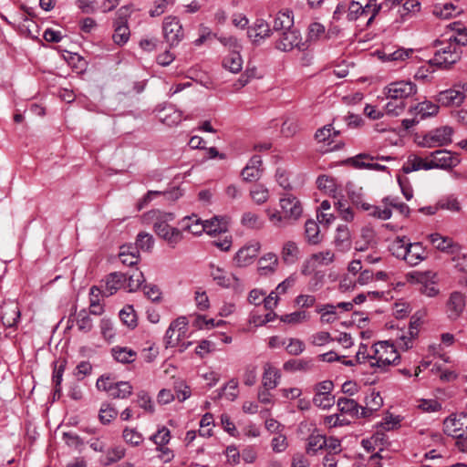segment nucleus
Returning a JSON list of instances; mask_svg holds the SVG:
<instances>
[{
  "label": "nucleus",
  "mask_w": 467,
  "mask_h": 467,
  "mask_svg": "<svg viewBox=\"0 0 467 467\" xmlns=\"http://www.w3.org/2000/svg\"><path fill=\"white\" fill-rule=\"evenodd\" d=\"M143 218L145 222L152 223L155 234L170 246L175 247L182 240V231L169 224L175 218L173 213L151 210L146 213Z\"/></svg>",
  "instance_id": "obj_1"
},
{
  "label": "nucleus",
  "mask_w": 467,
  "mask_h": 467,
  "mask_svg": "<svg viewBox=\"0 0 467 467\" xmlns=\"http://www.w3.org/2000/svg\"><path fill=\"white\" fill-rule=\"evenodd\" d=\"M462 54V50L457 44L451 41L436 50L429 63L438 68L448 69L461 59Z\"/></svg>",
  "instance_id": "obj_2"
},
{
  "label": "nucleus",
  "mask_w": 467,
  "mask_h": 467,
  "mask_svg": "<svg viewBox=\"0 0 467 467\" xmlns=\"http://www.w3.org/2000/svg\"><path fill=\"white\" fill-rule=\"evenodd\" d=\"M213 221H202L197 215L185 216L182 222V232H188L193 235H200L203 232L209 234L221 233L222 227L213 228Z\"/></svg>",
  "instance_id": "obj_3"
},
{
  "label": "nucleus",
  "mask_w": 467,
  "mask_h": 467,
  "mask_svg": "<svg viewBox=\"0 0 467 467\" xmlns=\"http://www.w3.org/2000/svg\"><path fill=\"white\" fill-rule=\"evenodd\" d=\"M378 363H370L372 368H376V371H385L388 367L396 365L400 356L394 346L388 341L378 342Z\"/></svg>",
  "instance_id": "obj_4"
},
{
  "label": "nucleus",
  "mask_w": 467,
  "mask_h": 467,
  "mask_svg": "<svg viewBox=\"0 0 467 467\" xmlns=\"http://www.w3.org/2000/svg\"><path fill=\"white\" fill-rule=\"evenodd\" d=\"M452 134V128L449 126L440 127L426 133L422 137L420 145L424 148H436L448 145L451 142Z\"/></svg>",
  "instance_id": "obj_5"
},
{
  "label": "nucleus",
  "mask_w": 467,
  "mask_h": 467,
  "mask_svg": "<svg viewBox=\"0 0 467 467\" xmlns=\"http://www.w3.org/2000/svg\"><path fill=\"white\" fill-rule=\"evenodd\" d=\"M417 93V86L410 81H397L389 84L384 88L388 99H400L405 101Z\"/></svg>",
  "instance_id": "obj_6"
},
{
  "label": "nucleus",
  "mask_w": 467,
  "mask_h": 467,
  "mask_svg": "<svg viewBox=\"0 0 467 467\" xmlns=\"http://www.w3.org/2000/svg\"><path fill=\"white\" fill-rule=\"evenodd\" d=\"M444 432L456 439L467 438V413L451 415L443 421Z\"/></svg>",
  "instance_id": "obj_7"
},
{
  "label": "nucleus",
  "mask_w": 467,
  "mask_h": 467,
  "mask_svg": "<svg viewBox=\"0 0 467 467\" xmlns=\"http://www.w3.org/2000/svg\"><path fill=\"white\" fill-rule=\"evenodd\" d=\"M275 47L283 52H289L294 48L305 50V43L302 42L300 32L296 28L289 29L281 33L275 43Z\"/></svg>",
  "instance_id": "obj_8"
},
{
  "label": "nucleus",
  "mask_w": 467,
  "mask_h": 467,
  "mask_svg": "<svg viewBox=\"0 0 467 467\" xmlns=\"http://www.w3.org/2000/svg\"><path fill=\"white\" fill-rule=\"evenodd\" d=\"M188 331V321L185 317H180L171 323L166 334L165 344L166 348L175 347L183 338Z\"/></svg>",
  "instance_id": "obj_9"
},
{
  "label": "nucleus",
  "mask_w": 467,
  "mask_h": 467,
  "mask_svg": "<svg viewBox=\"0 0 467 467\" xmlns=\"http://www.w3.org/2000/svg\"><path fill=\"white\" fill-rule=\"evenodd\" d=\"M163 36L170 47L179 44L183 38L182 26L177 17L167 16L162 24Z\"/></svg>",
  "instance_id": "obj_10"
},
{
  "label": "nucleus",
  "mask_w": 467,
  "mask_h": 467,
  "mask_svg": "<svg viewBox=\"0 0 467 467\" xmlns=\"http://www.w3.org/2000/svg\"><path fill=\"white\" fill-rule=\"evenodd\" d=\"M279 205L285 218L289 221H297L303 213L299 200L292 194H285L280 198Z\"/></svg>",
  "instance_id": "obj_11"
},
{
  "label": "nucleus",
  "mask_w": 467,
  "mask_h": 467,
  "mask_svg": "<svg viewBox=\"0 0 467 467\" xmlns=\"http://www.w3.org/2000/svg\"><path fill=\"white\" fill-rule=\"evenodd\" d=\"M431 157L434 159L437 169H451L461 162L458 153H453L445 150H435L431 152Z\"/></svg>",
  "instance_id": "obj_12"
},
{
  "label": "nucleus",
  "mask_w": 467,
  "mask_h": 467,
  "mask_svg": "<svg viewBox=\"0 0 467 467\" xmlns=\"http://www.w3.org/2000/svg\"><path fill=\"white\" fill-rule=\"evenodd\" d=\"M466 306L465 296L458 291L452 292L446 303V312L451 320L460 317Z\"/></svg>",
  "instance_id": "obj_13"
},
{
  "label": "nucleus",
  "mask_w": 467,
  "mask_h": 467,
  "mask_svg": "<svg viewBox=\"0 0 467 467\" xmlns=\"http://www.w3.org/2000/svg\"><path fill=\"white\" fill-rule=\"evenodd\" d=\"M261 248L259 242H253L242 247L234 256V262L237 266L244 267L251 265L257 256Z\"/></svg>",
  "instance_id": "obj_14"
},
{
  "label": "nucleus",
  "mask_w": 467,
  "mask_h": 467,
  "mask_svg": "<svg viewBox=\"0 0 467 467\" xmlns=\"http://www.w3.org/2000/svg\"><path fill=\"white\" fill-rule=\"evenodd\" d=\"M127 281V275L120 272H113L105 278V285L102 286V296H110L124 286Z\"/></svg>",
  "instance_id": "obj_15"
},
{
  "label": "nucleus",
  "mask_w": 467,
  "mask_h": 467,
  "mask_svg": "<svg viewBox=\"0 0 467 467\" xmlns=\"http://www.w3.org/2000/svg\"><path fill=\"white\" fill-rule=\"evenodd\" d=\"M436 101L442 107H460L463 103V95L454 86L451 88L441 91L436 97Z\"/></svg>",
  "instance_id": "obj_16"
},
{
  "label": "nucleus",
  "mask_w": 467,
  "mask_h": 467,
  "mask_svg": "<svg viewBox=\"0 0 467 467\" xmlns=\"http://www.w3.org/2000/svg\"><path fill=\"white\" fill-rule=\"evenodd\" d=\"M406 257L403 260L410 266L418 265L427 257V253L421 243H410L407 245Z\"/></svg>",
  "instance_id": "obj_17"
},
{
  "label": "nucleus",
  "mask_w": 467,
  "mask_h": 467,
  "mask_svg": "<svg viewBox=\"0 0 467 467\" xmlns=\"http://www.w3.org/2000/svg\"><path fill=\"white\" fill-rule=\"evenodd\" d=\"M365 406H361V418L370 417L375 411L379 410L383 405V399L379 392L371 390L365 398Z\"/></svg>",
  "instance_id": "obj_18"
},
{
  "label": "nucleus",
  "mask_w": 467,
  "mask_h": 467,
  "mask_svg": "<svg viewBox=\"0 0 467 467\" xmlns=\"http://www.w3.org/2000/svg\"><path fill=\"white\" fill-rule=\"evenodd\" d=\"M374 156H371L367 153H360L351 159H349V161L352 163V165L357 169H368V170H374L379 171H387V167L379 163H373L370 162L374 161Z\"/></svg>",
  "instance_id": "obj_19"
},
{
  "label": "nucleus",
  "mask_w": 467,
  "mask_h": 467,
  "mask_svg": "<svg viewBox=\"0 0 467 467\" xmlns=\"http://www.w3.org/2000/svg\"><path fill=\"white\" fill-rule=\"evenodd\" d=\"M333 244L340 252L348 251L351 248V234L347 225H339L336 230Z\"/></svg>",
  "instance_id": "obj_20"
},
{
  "label": "nucleus",
  "mask_w": 467,
  "mask_h": 467,
  "mask_svg": "<svg viewBox=\"0 0 467 467\" xmlns=\"http://www.w3.org/2000/svg\"><path fill=\"white\" fill-rule=\"evenodd\" d=\"M20 309L16 304L6 305L1 315L2 323L5 327H14L19 321Z\"/></svg>",
  "instance_id": "obj_21"
},
{
  "label": "nucleus",
  "mask_w": 467,
  "mask_h": 467,
  "mask_svg": "<svg viewBox=\"0 0 467 467\" xmlns=\"http://www.w3.org/2000/svg\"><path fill=\"white\" fill-rule=\"evenodd\" d=\"M347 190L348 196L354 206L362 211L369 208V203L365 201L363 189L361 187L358 188L353 184H348Z\"/></svg>",
  "instance_id": "obj_22"
},
{
  "label": "nucleus",
  "mask_w": 467,
  "mask_h": 467,
  "mask_svg": "<svg viewBox=\"0 0 467 467\" xmlns=\"http://www.w3.org/2000/svg\"><path fill=\"white\" fill-rule=\"evenodd\" d=\"M114 359L122 364H130L137 358V352L128 347L116 346L111 348Z\"/></svg>",
  "instance_id": "obj_23"
},
{
  "label": "nucleus",
  "mask_w": 467,
  "mask_h": 467,
  "mask_svg": "<svg viewBox=\"0 0 467 467\" xmlns=\"http://www.w3.org/2000/svg\"><path fill=\"white\" fill-rule=\"evenodd\" d=\"M462 8L459 7L454 3H439L434 5L433 14L436 16H439L443 19H449L460 13H462Z\"/></svg>",
  "instance_id": "obj_24"
},
{
  "label": "nucleus",
  "mask_w": 467,
  "mask_h": 467,
  "mask_svg": "<svg viewBox=\"0 0 467 467\" xmlns=\"http://www.w3.org/2000/svg\"><path fill=\"white\" fill-rule=\"evenodd\" d=\"M294 26V17L291 11L279 12L274 19L273 30L287 31Z\"/></svg>",
  "instance_id": "obj_25"
},
{
  "label": "nucleus",
  "mask_w": 467,
  "mask_h": 467,
  "mask_svg": "<svg viewBox=\"0 0 467 467\" xmlns=\"http://www.w3.org/2000/svg\"><path fill=\"white\" fill-rule=\"evenodd\" d=\"M299 248L293 241H287L284 244L281 251V258L286 265L295 264L299 257Z\"/></svg>",
  "instance_id": "obj_26"
},
{
  "label": "nucleus",
  "mask_w": 467,
  "mask_h": 467,
  "mask_svg": "<svg viewBox=\"0 0 467 467\" xmlns=\"http://www.w3.org/2000/svg\"><path fill=\"white\" fill-rule=\"evenodd\" d=\"M258 271L260 275L274 273L278 265V258L275 253H267L259 259Z\"/></svg>",
  "instance_id": "obj_27"
},
{
  "label": "nucleus",
  "mask_w": 467,
  "mask_h": 467,
  "mask_svg": "<svg viewBox=\"0 0 467 467\" xmlns=\"http://www.w3.org/2000/svg\"><path fill=\"white\" fill-rule=\"evenodd\" d=\"M337 405L342 413H346L353 417L355 416L357 418H361V406H359L356 400L348 398H339L337 400Z\"/></svg>",
  "instance_id": "obj_28"
},
{
  "label": "nucleus",
  "mask_w": 467,
  "mask_h": 467,
  "mask_svg": "<svg viewBox=\"0 0 467 467\" xmlns=\"http://www.w3.org/2000/svg\"><path fill=\"white\" fill-rule=\"evenodd\" d=\"M305 237L309 244H318L322 241L318 223L309 219L305 223Z\"/></svg>",
  "instance_id": "obj_29"
},
{
  "label": "nucleus",
  "mask_w": 467,
  "mask_h": 467,
  "mask_svg": "<svg viewBox=\"0 0 467 467\" xmlns=\"http://www.w3.org/2000/svg\"><path fill=\"white\" fill-rule=\"evenodd\" d=\"M224 68L228 69L232 73H238L243 68V59L239 50L231 51L223 61Z\"/></svg>",
  "instance_id": "obj_30"
},
{
  "label": "nucleus",
  "mask_w": 467,
  "mask_h": 467,
  "mask_svg": "<svg viewBox=\"0 0 467 467\" xmlns=\"http://www.w3.org/2000/svg\"><path fill=\"white\" fill-rule=\"evenodd\" d=\"M408 244L409 239L406 236H398L391 242L389 249L393 256L403 260V257H406V252L409 251L407 250Z\"/></svg>",
  "instance_id": "obj_31"
},
{
  "label": "nucleus",
  "mask_w": 467,
  "mask_h": 467,
  "mask_svg": "<svg viewBox=\"0 0 467 467\" xmlns=\"http://www.w3.org/2000/svg\"><path fill=\"white\" fill-rule=\"evenodd\" d=\"M241 224L252 230H260L265 225V221L255 213L245 212L241 218Z\"/></svg>",
  "instance_id": "obj_32"
},
{
  "label": "nucleus",
  "mask_w": 467,
  "mask_h": 467,
  "mask_svg": "<svg viewBox=\"0 0 467 467\" xmlns=\"http://www.w3.org/2000/svg\"><path fill=\"white\" fill-rule=\"evenodd\" d=\"M132 393V386L128 381H119L112 386L108 395L113 399H127Z\"/></svg>",
  "instance_id": "obj_33"
},
{
  "label": "nucleus",
  "mask_w": 467,
  "mask_h": 467,
  "mask_svg": "<svg viewBox=\"0 0 467 467\" xmlns=\"http://www.w3.org/2000/svg\"><path fill=\"white\" fill-rule=\"evenodd\" d=\"M327 445V439L324 435L313 432L307 439L306 452L314 455Z\"/></svg>",
  "instance_id": "obj_34"
},
{
  "label": "nucleus",
  "mask_w": 467,
  "mask_h": 467,
  "mask_svg": "<svg viewBox=\"0 0 467 467\" xmlns=\"http://www.w3.org/2000/svg\"><path fill=\"white\" fill-rule=\"evenodd\" d=\"M119 257L121 263L128 266H133L139 262V253L136 248L132 246H121Z\"/></svg>",
  "instance_id": "obj_35"
},
{
  "label": "nucleus",
  "mask_w": 467,
  "mask_h": 467,
  "mask_svg": "<svg viewBox=\"0 0 467 467\" xmlns=\"http://www.w3.org/2000/svg\"><path fill=\"white\" fill-rule=\"evenodd\" d=\"M280 377L278 370L270 364H265L263 375V385L266 389H273L277 385V379Z\"/></svg>",
  "instance_id": "obj_36"
},
{
  "label": "nucleus",
  "mask_w": 467,
  "mask_h": 467,
  "mask_svg": "<svg viewBox=\"0 0 467 467\" xmlns=\"http://www.w3.org/2000/svg\"><path fill=\"white\" fill-rule=\"evenodd\" d=\"M339 134V130H334L331 124H327L317 130L315 138L318 142H327L329 145L334 141V138Z\"/></svg>",
  "instance_id": "obj_37"
},
{
  "label": "nucleus",
  "mask_w": 467,
  "mask_h": 467,
  "mask_svg": "<svg viewBox=\"0 0 467 467\" xmlns=\"http://www.w3.org/2000/svg\"><path fill=\"white\" fill-rule=\"evenodd\" d=\"M75 321H76V325L78 327V329L80 332L88 333V332L91 331V329L93 327L92 319L89 317V313L86 309L80 310L76 315Z\"/></svg>",
  "instance_id": "obj_38"
},
{
  "label": "nucleus",
  "mask_w": 467,
  "mask_h": 467,
  "mask_svg": "<svg viewBox=\"0 0 467 467\" xmlns=\"http://www.w3.org/2000/svg\"><path fill=\"white\" fill-rule=\"evenodd\" d=\"M440 210H448L451 213H459L462 210V205L458 199L453 195L442 197L437 202Z\"/></svg>",
  "instance_id": "obj_39"
},
{
  "label": "nucleus",
  "mask_w": 467,
  "mask_h": 467,
  "mask_svg": "<svg viewBox=\"0 0 467 467\" xmlns=\"http://www.w3.org/2000/svg\"><path fill=\"white\" fill-rule=\"evenodd\" d=\"M122 438L126 443L137 447L140 445L143 441V435L134 428H124L122 431Z\"/></svg>",
  "instance_id": "obj_40"
},
{
  "label": "nucleus",
  "mask_w": 467,
  "mask_h": 467,
  "mask_svg": "<svg viewBox=\"0 0 467 467\" xmlns=\"http://www.w3.org/2000/svg\"><path fill=\"white\" fill-rule=\"evenodd\" d=\"M411 109H414L417 114H420V119H425L428 117L435 116L439 111V106L433 104L431 101H423L419 103L414 108H411Z\"/></svg>",
  "instance_id": "obj_41"
},
{
  "label": "nucleus",
  "mask_w": 467,
  "mask_h": 467,
  "mask_svg": "<svg viewBox=\"0 0 467 467\" xmlns=\"http://www.w3.org/2000/svg\"><path fill=\"white\" fill-rule=\"evenodd\" d=\"M118 416V410L109 403H102L99 412V419L102 424H109Z\"/></svg>",
  "instance_id": "obj_42"
},
{
  "label": "nucleus",
  "mask_w": 467,
  "mask_h": 467,
  "mask_svg": "<svg viewBox=\"0 0 467 467\" xmlns=\"http://www.w3.org/2000/svg\"><path fill=\"white\" fill-rule=\"evenodd\" d=\"M130 38V29L128 26L121 21L116 26L112 39L119 46L124 45Z\"/></svg>",
  "instance_id": "obj_43"
},
{
  "label": "nucleus",
  "mask_w": 467,
  "mask_h": 467,
  "mask_svg": "<svg viewBox=\"0 0 467 467\" xmlns=\"http://www.w3.org/2000/svg\"><path fill=\"white\" fill-rule=\"evenodd\" d=\"M211 272L210 275L213 277V281L217 283V285L223 287H228L231 285L230 277L227 273L221 267L211 265L210 266Z\"/></svg>",
  "instance_id": "obj_44"
},
{
  "label": "nucleus",
  "mask_w": 467,
  "mask_h": 467,
  "mask_svg": "<svg viewBox=\"0 0 467 467\" xmlns=\"http://www.w3.org/2000/svg\"><path fill=\"white\" fill-rule=\"evenodd\" d=\"M119 318L128 327L134 328L137 326V316L132 306H126L119 312Z\"/></svg>",
  "instance_id": "obj_45"
},
{
  "label": "nucleus",
  "mask_w": 467,
  "mask_h": 467,
  "mask_svg": "<svg viewBox=\"0 0 467 467\" xmlns=\"http://www.w3.org/2000/svg\"><path fill=\"white\" fill-rule=\"evenodd\" d=\"M410 278L420 285V286H423L437 279V274L433 271H414L410 274Z\"/></svg>",
  "instance_id": "obj_46"
},
{
  "label": "nucleus",
  "mask_w": 467,
  "mask_h": 467,
  "mask_svg": "<svg viewBox=\"0 0 467 467\" xmlns=\"http://www.w3.org/2000/svg\"><path fill=\"white\" fill-rule=\"evenodd\" d=\"M250 195L258 205L265 203L269 199L268 190L261 184L254 185L250 191Z\"/></svg>",
  "instance_id": "obj_47"
},
{
  "label": "nucleus",
  "mask_w": 467,
  "mask_h": 467,
  "mask_svg": "<svg viewBox=\"0 0 467 467\" xmlns=\"http://www.w3.org/2000/svg\"><path fill=\"white\" fill-rule=\"evenodd\" d=\"M144 281L143 273L138 269L134 270L127 276L126 282L128 284L129 292H135L140 289Z\"/></svg>",
  "instance_id": "obj_48"
},
{
  "label": "nucleus",
  "mask_w": 467,
  "mask_h": 467,
  "mask_svg": "<svg viewBox=\"0 0 467 467\" xmlns=\"http://www.w3.org/2000/svg\"><path fill=\"white\" fill-rule=\"evenodd\" d=\"M406 106L407 103L405 101H401L400 99H389L384 108L385 114L392 117L399 116L404 111Z\"/></svg>",
  "instance_id": "obj_49"
},
{
  "label": "nucleus",
  "mask_w": 467,
  "mask_h": 467,
  "mask_svg": "<svg viewBox=\"0 0 467 467\" xmlns=\"http://www.w3.org/2000/svg\"><path fill=\"white\" fill-rule=\"evenodd\" d=\"M66 360L57 361L55 362L54 373H53V383L55 384V395L59 394L61 391V382L63 373L66 368Z\"/></svg>",
  "instance_id": "obj_50"
},
{
  "label": "nucleus",
  "mask_w": 467,
  "mask_h": 467,
  "mask_svg": "<svg viewBox=\"0 0 467 467\" xmlns=\"http://www.w3.org/2000/svg\"><path fill=\"white\" fill-rule=\"evenodd\" d=\"M160 119L169 125H175L181 122V113L173 110L171 108H166L161 111Z\"/></svg>",
  "instance_id": "obj_51"
},
{
  "label": "nucleus",
  "mask_w": 467,
  "mask_h": 467,
  "mask_svg": "<svg viewBox=\"0 0 467 467\" xmlns=\"http://www.w3.org/2000/svg\"><path fill=\"white\" fill-rule=\"evenodd\" d=\"M150 440L153 441L157 447H161L169 443L171 440V431L165 426L159 428L156 433L150 437Z\"/></svg>",
  "instance_id": "obj_52"
},
{
  "label": "nucleus",
  "mask_w": 467,
  "mask_h": 467,
  "mask_svg": "<svg viewBox=\"0 0 467 467\" xmlns=\"http://www.w3.org/2000/svg\"><path fill=\"white\" fill-rule=\"evenodd\" d=\"M154 245V239L150 234L141 232L137 235L136 250L150 251Z\"/></svg>",
  "instance_id": "obj_53"
},
{
  "label": "nucleus",
  "mask_w": 467,
  "mask_h": 467,
  "mask_svg": "<svg viewBox=\"0 0 467 467\" xmlns=\"http://www.w3.org/2000/svg\"><path fill=\"white\" fill-rule=\"evenodd\" d=\"M265 213L274 226L280 228L288 224V221L285 218L281 211L268 208L265 210Z\"/></svg>",
  "instance_id": "obj_54"
},
{
  "label": "nucleus",
  "mask_w": 467,
  "mask_h": 467,
  "mask_svg": "<svg viewBox=\"0 0 467 467\" xmlns=\"http://www.w3.org/2000/svg\"><path fill=\"white\" fill-rule=\"evenodd\" d=\"M364 16V8L362 5L357 1H351L347 8V19L348 21H356Z\"/></svg>",
  "instance_id": "obj_55"
},
{
  "label": "nucleus",
  "mask_w": 467,
  "mask_h": 467,
  "mask_svg": "<svg viewBox=\"0 0 467 467\" xmlns=\"http://www.w3.org/2000/svg\"><path fill=\"white\" fill-rule=\"evenodd\" d=\"M431 243L435 245L438 250L446 251L451 246V240L448 237L441 236L440 234H431L429 235Z\"/></svg>",
  "instance_id": "obj_56"
},
{
  "label": "nucleus",
  "mask_w": 467,
  "mask_h": 467,
  "mask_svg": "<svg viewBox=\"0 0 467 467\" xmlns=\"http://www.w3.org/2000/svg\"><path fill=\"white\" fill-rule=\"evenodd\" d=\"M317 184L319 190L324 191L327 194L336 192V183L331 177L321 175L317 178Z\"/></svg>",
  "instance_id": "obj_57"
},
{
  "label": "nucleus",
  "mask_w": 467,
  "mask_h": 467,
  "mask_svg": "<svg viewBox=\"0 0 467 467\" xmlns=\"http://www.w3.org/2000/svg\"><path fill=\"white\" fill-rule=\"evenodd\" d=\"M413 53V49L399 48L390 53H384V59L388 61H404Z\"/></svg>",
  "instance_id": "obj_58"
},
{
  "label": "nucleus",
  "mask_w": 467,
  "mask_h": 467,
  "mask_svg": "<svg viewBox=\"0 0 467 467\" xmlns=\"http://www.w3.org/2000/svg\"><path fill=\"white\" fill-rule=\"evenodd\" d=\"M364 211L368 212V215L380 220H388L392 215V212L389 207L381 209L380 207L372 204H369V208L365 209Z\"/></svg>",
  "instance_id": "obj_59"
},
{
  "label": "nucleus",
  "mask_w": 467,
  "mask_h": 467,
  "mask_svg": "<svg viewBox=\"0 0 467 467\" xmlns=\"http://www.w3.org/2000/svg\"><path fill=\"white\" fill-rule=\"evenodd\" d=\"M238 384L234 379L230 380L225 387L222 389V392L218 394L221 398L223 395L229 400H234L238 395Z\"/></svg>",
  "instance_id": "obj_60"
},
{
  "label": "nucleus",
  "mask_w": 467,
  "mask_h": 467,
  "mask_svg": "<svg viewBox=\"0 0 467 467\" xmlns=\"http://www.w3.org/2000/svg\"><path fill=\"white\" fill-rule=\"evenodd\" d=\"M125 455V449L121 446H117L109 449L106 453V464L117 462Z\"/></svg>",
  "instance_id": "obj_61"
},
{
  "label": "nucleus",
  "mask_w": 467,
  "mask_h": 467,
  "mask_svg": "<svg viewBox=\"0 0 467 467\" xmlns=\"http://www.w3.org/2000/svg\"><path fill=\"white\" fill-rule=\"evenodd\" d=\"M422 159L415 155L410 156L407 162L403 165L402 171L404 173H410L421 170Z\"/></svg>",
  "instance_id": "obj_62"
},
{
  "label": "nucleus",
  "mask_w": 467,
  "mask_h": 467,
  "mask_svg": "<svg viewBox=\"0 0 467 467\" xmlns=\"http://www.w3.org/2000/svg\"><path fill=\"white\" fill-rule=\"evenodd\" d=\"M137 398V402L140 408L150 413L154 411L151 399L146 391L141 390L138 392Z\"/></svg>",
  "instance_id": "obj_63"
},
{
  "label": "nucleus",
  "mask_w": 467,
  "mask_h": 467,
  "mask_svg": "<svg viewBox=\"0 0 467 467\" xmlns=\"http://www.w3.org/2000/svg\"><path fill=\"white\" fill-rule=\"evenodd\" d=\"M334 339L328 332L320 331L311 336L310 342L314 346H324L327 343L332 342Z\"/></svg>",
  "instance_id": "obj_64"
}]
</instances>
